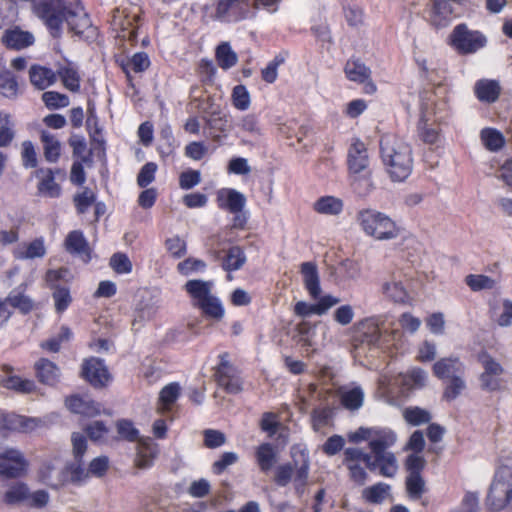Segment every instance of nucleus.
Listing matches in <instances>:
<instances>
[{
  "label": "nucleus",
  "instance_id": "3c124183",
  "mask_svg": "<svg viewBox=\"0 0 512 512\" xmlns=\"http://www.w3.org/2000/svg\"><path fill=\"white\" fill-rule=\"evenodd\" d=\"M96 194L90 188L85 187L80 193L73 197V203L78 214H84L95 204Z\"/></svg>",
  "mask_w": 512,
  "mask_h": 512
},
{
  "label": "nucleus",
  "instance_id": "58836bf2",
  "mask_svg": "<svg viewBox=\"0 0 512 512\" xmlns=\"http://www.w3.org/2000/svg\"><path fill=\"white\" fill-rule=\"evenodd\" d=\"M57 75L61 79L63 86L73 92L77 93L80 91L81 78L78 71L71 65L61 66L57 70Z\"/></svg>",
  "mask_w": 512,
  "mask_h": 512
},
{
  "label": "nucleus",
  "instance_id": "864d4df0",
  "mask_svg": "<svg viewBox=\"0 0 512 512\" xmlns=\"http://www.w3.org/2000/svg\"><path fill=\"white\" fill-rule=\"evenodd\" d=\"M466 285L472 291L491 290L495 287V280L483 274H469L465 277Z\"/></svg>",
  "mask_w": 512,
  "mask_h": 512
},
{
  "label": "nucleus",
  "instance_id": "4c0bfd02",
  "mask_svg": "<svg viewBox=\"0 0 512 512\" xmlns=\"http://www.w3.org/2000/svg\"><path fill=\"white\" fill-rule=\"evenodd\" d=\"M180 391V385L176 382H172L164 386L159 393L158 410L162 413L170 411L173 404L180 396Z\"/></svg>",
  "mask_w": 512,
  "mask_h": 512
},
{
  "label": "nucleus",
  "instance_id": "f3484780",
  "mask_svg": "<svg viewBox=\"0 0 512 512\" xmlns=\"http://www.w3.org/2000/svg\"><path fill=\"white\" fill-rule=\"evenodd\" d=\"M478 360L484 368V372L480 376L481 386L488 390H496L500 385L502 366L486 352L480 353Z\"/></svg>",
  "mask_w": 512,
  "mask_h": 512
},
{
  "label": "nucleus",
  "instance_id": "13d9d810",
  "mask_svg": "<svg viewBox=\"0 0 512 512\" xmlns=\"http://www.w3.org/2000/svg\"><path fill=\"white\" fill-rule=\"evenodd\" d=\"M406 490L410 498L420 499L425 491V481L421 474H409L406 478Z\"/></svg>",
  "mask_w": 512,
  "mask_h": 512
},
{
  "label": "nucleus",
  "instance_id": "680f3d73",
  "mask_svg": "<svg viewBox=\"0 0 512 512\" xmlns=\"http://www.w3.org/2000/svg\"><path fill=\"white\" fill-rule=\"evenodd\" d=\"M110 266L117 274H129L133 269L129 257L122 252H116L111 256Z\"/></svg>",
  "mask_w": 512,
  "mask_h": 512
},
{
  "label": "nucleus",
  "instance_id": "2f4dec72",
  "mask_svg": "<svg viewBox=\"0 0 512 512\" xmlns=\"http://www.w3.org/2000/svg\"><path fill=\"white\" fill-rule=\"evenodd\" d=\"M341 404L348 410H358L364 401V392L359 386L341 387L338 390Z\"/></svg>",
  "mask_w": 512,
  "mask_h": 512
},
{
  "label": "nucleus",
  "instance_id": "412c9836",
  "mask_svg": "<svg viewBox=\"0 0 512 512\" xmlns=\"http://www.w3.org/2000/svg\"><path fill=\"white\" fill-rule=\"evenodd\" d=\"M221 253L220 250H216L213 256L216 260H221V268L228 273L240 270L247 262L245 251L241 246L233 245L225 251L223 256Z\"/></svg>",
  "mask_w": 512,
  "mask_h": 512
},
{
  "label": "nucleus",
  "instance_id": "09e8293b",
  "mask_svg": "<svg viewBox=\"0 0 512 512\" xmlns=\"http://www.w3.org/2000/svg\"><path fill=\"white\" fill-rule=\"evenodd\" d=\"M17 18L16 3L13 0H0V29L14 24Z\"/></svg>",
  "mask_w": 512,
  "mask_h": 512
},
{
  "label": "nucleus",
  "instance_id": "2eb2a0df",
  "mask_svg": "<svg viewBox=\"0 0 512 512\" xmlns=\"http://www.w3.org/2000/svg\"><path fill=\"white\" fill-rule=\"evenodd\" d=\"M28 462L23 454L16 449H6L0 453V476L16 478L23 475Z\"/></svg>",
  "mask_w": 512,
  "mask_h": 512
},
{
  "label": "nucleus",
  "instance_id": "0eeeda50",
  "mask_svg": "<svg viewBox=\"0 0 512 512\" xmlns=\"http://www.w3.org/2000/svg\"><path fill=\"white\" fill-rule=\"evenodd\" d=\"M300 272L306 290L312 299L318 300L315 304L316 314L322 315L332 306L339 302V299L331 295L320 296L321 287L317 266L314 262H304L301 264Z\"/></svg>",
  "mask_w": 512,
  "mask_h": 512
},
{
  "label": "nucleus",
  "instance_id": "1a4fd4ad",
  "mask_svg": "<svg viewBox=\"0 0 512 512\" xmlns=\"http://www.w3.org/2000/svg\"><path fill=\"white\" fill-rule=\"evenodd\" d=\"M343 463L349 470L350 479L358 485H363L367 479L365 467L374 469L372 456L359 448H347Z\"/></svg>",
  "mask_w": 512,
  "mask_h": 512
},
{
  "label": "nucleus",
  "instance_id": "5701e85b",
  "mask_svg": "<svg viewBox=\"0 0 512 512\" xmlns=\"http://www.w3.org/2000/svg\"><path fill=\"white\" fill-rule=\"evenodd\" d=\"M65 405L71 412L86 417H94L101 413L100 404L87 396L72 395L66 398Z\"/></svg>",
  "mask_w": 512,
  "mask_h": 512
},
{
  "label": "nucleus",
  "instance_id": "f704fd0d",
  "mask_svg": "<svg viewBox=\"0 0 512 512\" xmlns=\"http://www.w3.org/2000/svg\"><path fill=\"white\" fill-rule=\"evenodd\" d=\"M343 208V201L330 195L320 197L313 204L314 211L324 215H339L342 213Z\"/></svg>",
  "mask_w": 512,
  "mask_h": 512
},
{
  "label": "nucleus",
  "instance_id": "f8f14e48",
  "mask_svg": "<svg viewBox=\"0 0 512 512\" xmlns=\"http://www.w3.org/2000/svg\"><path fill=\"white\" fill-rule=\"evenodd\" d=\"M251 14L250 0H218L215 18L226 22H239Z\"/></svg>",
  "mask_w": 512,
  "mask_h": 512
},
{
  "label": "nucleus",
  "instance_id": "aec40b11",
  "mask_svg": "<svg viewBox=\"0 0 512 512\" xmlns=\"http://www.w3.org/2000/svg\"><path fill=\"white\" fill-rule=\"evenodd\" d=\"M60 168H39L35 176L39 179L37 192L39 195L48 198H58L61 195V186L55 181V175L60 174Z\"/></svg>",
  "mask_w": 512,
  "mask_h": 512
},
{
  "label": "nucleus",
  "instance_id": "9b49d317",
  "mask_svg": "<svg viewBox=\"0 0 512 512\" xmlns=\"http://www.w3.org/2000/svg\"><path fill=\"white\" fill-rule=\"evenodd\" d=\"M216 203L219 209L236 215L234 217V226L241 228L244 226L246 219L237 215L244 209L246 204V198L241 192L233 188H222L216 194Z\"/></svg>",
  "mask_w": 512,
  "mask_h": 512
},
{
  "label": "nucleus",
  "instance_id": "8fccbe9b",
  "mask_svg": "<svg viewBox=\"0 0 512 512\" xmlns=\"http://www.w3.org/2000/svg\"><path fill=\"white\" fill-rule=\"evenodd\" d=\"M197 307L203 312L204 315L220 319L224 315V308L221 301L214 295H210L204 301L200 302Z\"/></svg>",
  "mask_w": 512,
  "mask_h": 512
},
{
  "label": "nucleus",
  "instance_id": "ea45409f",
  "mask_svg": "<svg viewBox=\"0 0 512 512\" xmlns=\"http://www.w3.org/2000/svg\"><path fill=\"white\" fill-rule=\"evenodd\" d=\"M150 64L151 62L147 53L137 52L130 59H128L126 63L123 62L121 67L128 80H131L130 71L135 73L144 72L149 68Z\"/></svg>",
  "mask_w": 512,
  "mask_h": 512
},
{
  "label": "nucleus",
  "instance_id": "cd10ccee",
  "mask_svg": "<svg viewBox=\"0 0 512 512\" xmlns=\"http://www.w3.org/2000/svg\"><path fill=\"white\" fill-rule=\"evenodd\" d=\"M29 78L35 88L44 90L56 82L57 72H54L51 68L34 64L30 67Z\"/></svg>",
  "mask_w": 512,
  "mask_h": 512
},
{
  "label": "nucleus",
  "instance_id": "393cba45",
  "mask_svg": "<svg viewBox=\"0 0 512 512\" xmlns=\"http://www.w3.org/2000/svg\"><path fill=\"white\" fill-rule=\"evenodd\" d=\"M433 372L439 379L449 380L452 379V377L462 375L464 372V365L456 357L441 358L435 362Z\"/></svg>",
  "mask_w": 512,
  "mask_h": 512
},
{
  "label": "nucleus",
  "instance_id": "37998d69",
  "mask_svg": "<svg viewBox=\"0 0 512 512\" xmlns=\"http://www.w3.org/2000/svg\"><path fill=\"white\" fill-rule=\"evenodd\" d=\"M480 138L485 148L492 152L500 150L505 145L503 134L495 128L487 127L482 129Z\"/></svg>",
  "mask_w": 512,
  "mask_h": 512
},
{
  "label": "nucleus",
  "instance_id": "de8ad7c7",
  "mask_svg": "<svg viewBox=\"0 0 512 512\" xmlns=\"http://www.w3.org/2000/svg\"><path fill=\"white\" fill-rule=\"evenodd\" d=\"M18 82L15 75L9 70L0 71V94L6 98L16 97Z\"/></svg>",
  "mask_w": 512,
  "mask_h": 512
},
{
  "label": "nucleus",
  "instance_id": "a211bd4d",
  "mask_svg": "<svg viewBox=\"0 0 512 512\" xmlns=\"http://www.w3.org/2000/svg\"><path fill=\"white\" fill-rule=\"evenodd\" d=\"M35 37L30 31L22 30L19 26L7 28L1 36V44L8 50L20 51L32 46Z\"/></svg>",
  "mask_w": 512,
  "mask_h": 512
},
{
  "label": "nucleus",
  "instance_id": "603ef678",
  "mask_svg": "<svg viewBox=\"0 0 512 512\" xmlns=\"http://www.w3.org/2000/svg\"><path fill=\"white\" fill-rule=\"evenodd\" d=\"M405 421L413 426L428 423L431 420L430 413L420 407H407L402 412Z\"/></svg>",
  "mask_w": 512,
  "mask_h": 512
},
{
  "label": "nucleus",
  "instance_id": "c9c22d12",
  "mask_svg": "<svg viewBox=\"0 0 512 512\" xmlns=\"http://www.w3.org/2000/svg\"><path fill=\"white\" fill-rule=\"evenodd\" d=\"M185 290L197 306L211 295V283L200 279L189 280L185 284Z\"/></svg>",
  "mask_w": 512,
  "mask_h": 512
},
{
  "label": "nucleus",
  "instance_id": "4d7b16f0",
  "mask_svg": "<svg viewBox=\"0 0 512 512\" xmlns=\"http://www.w3.org/2000/svg\"><path fill=\"white\" fill-rule=\"evenodd\" d=\"M231 100L236 109L240 111L247 110L250 107L251 99L246 86L242 84L236 85L232 90Z\"/></svg>",
  "mask_w": 512,
  "mask_h": 512
},
{
  "label": "nucleus",
  "instance_id": "7c9ffc66",
  "mask_svg": "<svg viewBox=\"0 0 512 512\" xmlns=\"http://www.w3.org/2000/svg\"><path fill=\"white\" fill-rule=\"evenodd\" d=\"M43 155L48 163H57L62 154V145L57 137L46 130L40 133Z\"/></svg>",
  "mask_w": 512,
  "mask_h": 512
},
{
  "label": "nucleus",
  "instance_id": "423d86ee",
  "mask_svg": "<svg viewBox=\"0 0 512 512\" xmlns=\"http://www.w3.org/2000/svg\"><path fill=\"white\" fill-rule=\"evenodd\" d=\"M447 43L459 55H471L487 45V37L479 30L469 29L466 23H459L449 34Z\"/></svg>",
  "mask_w": 512,
  "mask_h": 512
},
{
  "label": "nucleus",
  "instance_id": "7ed1b4c3",
  "mask_svg": "<svg viewBox=\"0 0 512 512\" xmlns=\"http://www.w3.org/2000/svg\"><path fill=\"white\" fill-rule=\"evenodd\" d=\"M485 505L490 512L512 511V466L501 464L496 467Z\"/></svg>",
  "mask_w": 512,
  "mask_h": 512
},
{
  "label": "nucleus",
  "instance_id": "c03bdc74",
  "mask_svg": "<svg viewBox=\"0 0 512 512\" xmlns=\"http://www.w3.org/2000/svg\"><path fill=\"white\" fill-rule=\"evenodd\" d=\"M390 496V485L379 482L362 491L365 501L373 504H381Z\"/></svg>",
  "mask_w": 512,
  "mask_h": 512
},
{
  "label": "nucleus",
  "instance_id": "20e7f679",
  "mask_svg": "<svg viewBox=\"0 0 512 512\" xmlns=\"http://www.w3.org/2000/svg\"><path fill=\"white\" fill-rule=\"evenodd\" d=\"M357 221L367 235L378 240L394 239L400 233V228L395 221L374 209L360 210L357 214Z\"/></svg>",
  "mask_w": 512,
  "mask_h": 512
},
{
  "label": "nucleus",
  "instance_id": "bb28decb",
  "mask_svg": "<svg viewBox=\"0 0 512 512\" xmlns=\"http://www.w3.org/2000/svg\"><path fill=\"white\" fill-rule=\"evenodd\" d=\"M65 248L71 254L85 256L84 261L91 260V250L89 244L80 230H73L65 238Z\"/></svg>",
  "mask_w": 512,
  "mask_h": 512
},
{
  "label": "nucleus",
  "instance_id": "f257e3e1",
  "mask_svg": "<svg viewBox=\"0 0 512 512\" xmlns=\"http://www.w3.org/2000/svg\"><path fill=\"white\" fill-rule=\"evenodd\" d=\"M380 155L393 182H403L411 175L413 170L412 149L402 139L393 134L382 136Z\"/></svg>",
  "mask_w": 512,
  "mask_h": 512
},
{
  "label": "nucleus",
  "instance_id": "49530a36",
  "mask_svg": "<svg viewBox=\"0 0 512 512\" xmlns=\"http://www.w3.org/2000/svg\"><path fill=\"white\" fill-rule=\"evenodd\" d=\"M58 460L45 462L40 470L43 481L51 486H58L67 480L63 472H56Z\"/></svg>",
  "mask_w": 512,
  "mask_h": 512
},
{
  "label": "nucleus",
  "instance_id": "dca6fc26",
  "mask_svg": "<svg viewBox=\"0 0 512 512\" xmlns=\"http://www.w3.org/2000/svg\"><path fill=\"white\" fill-rule=\"evenodd\" d=\"M111 26L117 33V37L130 42L137 41L138 38V18L120 12L117 9L112 17Z\"/></svg>",
  "mask_w": 512,
  "mask_h": 512
},
{
  "label": "nucleus",
  "instance_id": "4be33fe9",
  "mask_svg": "<svg viewBox=\"0 0 512 512\" xmlns=\"http://www.w3.org/2000/svg\"><path fill=\"white\" fill-rule=\"evenodd\" d=\"M159 453L158 445L151 438H140L134 465L139 469H148L153 466Z\"/></svg>",
  "mask_w": 512,
  "mask_h": 512
},
{
  "label": "nucleus",
  "instance_id": "473e14b6",
  "mask_svg": "<svg viewBox=\"0 0 512 512\" xmlns=\"http://www.w3.org/2000/svg\"><path fill=\"white\" fill-rule=\"evenodd\" d=\"M46 254L43 238H36L33 241L23 244L13 251L15 259L25 260L42 258Z\"/></svg>",
  "mask_w": 512,
  "mask_h": 512
},
{
  "label": "nucleus",
  "instance_id": "9d476101",
  "mask_svg": "<svg viewBox=\"0 0 512 512\" xmlns=\"http://www.w3.org/2000/svg\"><path fill=\"white\" fill-rule=\"evenodd\" d=\"M343 70L345 77L349 81L363 84V92L365 94L372 95L377 92V86L371 77L372 71L360 58L354 56L349 58Z\"/></svg>",
  "mask_w": 512,
  "mask_h": 512
},
{
  "label": "nucleus",
  "instance_id": "ddd939ff",
  "mask_svg": "<svg viewBox=\"0 0 512 512\" xmlns=\"http://www.w3.org/2000/svg\"><path fill=\"white\" fill-rule=\"evenodd\" d=\"M462 0H430L428 22L435 29L447 27L458 15L453 4H461Z\"/></svg>",
  "mask_w": 512,
  "mask_h": 512
},
{
  "label": "nucleus",
  "instance_id": "0e129e2a",
  "mask_svg": "<svg viewBox=\"0 0 512 512\" xmlns=\"http://www.w3.org/2000/svg\"><path fill=\"white\" fill-rule=\"evenodd\" d=\"M466 384L462 378V375L452 377V379L448 380V383L445 386L443 397L447 401H452L456 399L462 391L465 389Z\"/></svg>",
  "mask_w": 512,
  "mask_h": 512
},
{
  "label": "nucleus",
  "instance_id": "e433bc0d",
  "mask_svg": "<svg viewBox=\"0 0 512 512\" xmlns=\"http://www.w3.org/2000/svg\"><path fill=\"white\" fill-rule=\"evenodd\" d=\"M255 455L257 464L263 472L270 471L277 461L276 450L270 443H263L259 445L256 449Z\"/></svg>",
  "mask_w": 512,
  "mask_h": 512
},
{
  "label": "nucleus",
  "instance_id": "a19ab883",
  "mask_svg": "<svg viewBox=\"0 0 512 512\" xmlns=\"http://www.w3.org/2000/svg\"><path fill=\"white\" fill-rule=\"evenodd\" d=\"M215 59L221 69L228 70L237 64L238 56L228 42H223L216 48Z\"/></svg>",
  "mask_w": 512,
  "mask_h": 512
},
{
  "label": "nucleus",
  "instance_id": "b1692460",
  "mask_svg": "<svg viewBox=\"0 0 512 512\" xmlns=\"http://www.w3.org/2000/svg\"><path fill=\"white\" fill-rule=\"evenodd\" d=\"M474 94L480 102L491 104L499 99L501 86L497 80L480 79L474 85Z\"/></svg>",
  "mask_w": 512,
  "mask_h": 512
},
{
  "label": "nucleus",
  "instance_id": "e2e57ef3",
  "mask_svg": "<svg viewBox=\"0 0 512 512\" xmlns=\"http://www.w3.org/2000/svg\"><path fill=\"white\" fill-rule=\"evenodd\" d=\"M295 332L294 338H297L303 346L310 347L313 345L314 326L311 322H297Z\"/></svg>",
  "mask_w": 512,
  "mask_h": 512
},
{
  "label": "nucleus",
  "instance_id": "a878e982",
  "mask_svg": "<svg viewBox=\"0 0 512 512\" xmlns=\"http://www.w3.org/2000/svg\"><path fill=\"white\" fill-rule=\"evenodd\" d=\"M35 375L44 385L55 386L60 380V369L48 359L41 358L34 364Z\"/></svg>",
  "mask_w": 512,
  "mask_h": 512
},
{
  "label": "nucleus",
  "instance_id": "6e6552de",
  "mask_svg": "<svg viewBox=\"0 0 512 512\" xmlns=\"http://www.w3.org/2000/svg\"><path fill=\"white\" fill-rule=\"evenodd\" d=\"M302 463L295 467L290 464H283L277 467L275 471L274 481L279 486H286L293 479L294 489L296 494L301 497L305 492V487L308 482L310 463L308 455L301 452Z\"/></svg>",
  "mask_w": 512,
  "mask_h": 512
},
{
  "label": "nucleus",
  "instance_id": "72a5a7b5",
  "mask_svg": "<svg viewBox=\"0 0 512 512\" xmlns=\"http://www.w3.org/2000/svg\"><path fill=\"white\" fill-rule=\"evenodd\" d=\"M374 468H379L380 474L384 477H394L398 471V461L394 453L385 451L374 455Z\"/></svg>",
  "mask_w": 512,
  "mask_h": 512
},
{
  "label": "nucleus",
  "instance_id": "338daca9",
  "mask_svg": "<svg viewBox=\"0 0 512 512\" xmlns=\"http://www.w3.org/2000/svg\"><path fill=\"white\" fill-rule=\"evenodd\" d=\"M420 139L427 144H435L439 139V130L429 127L425 117H421L417 125Z\"/></svg>",
  "mask_w": 512,
  "mask_h": 512
},
{
  "label": "nucleus",
  "instance_id": "774afa93",
  "mask_svg": "<svg viewBox=\"0 0 512 512\" xmlns=\"http://www.w3.org/2000/svg\"><path fill=\"white\" fill-rule=\"evenodd\" d=\"M206 266L207 265L203 260L189 257L178 263L177 271L181 275L188 276L193 272L204 271Z\"/></svg>",
  "mask_w": 512,
  "mask_h": 512
},
{
  "label": "nucleus",
  "instance_id": "39448f33",
  "mask_svg": "<svg viewBox=\"0 0 512 512\" xmlns=\"http://www.w3.org/2000/svg\"><path fill=\"white\" fill-rule=\"evenodd\" d=\"M348 440L352 443L367 441L371 453L375 455L392 448L398 440V435L390 427H360L348 434Z\"/></svg>",
  "mask_w": 512,
  "mask_h": 512
},
{
  "label": "nucleus",
  "instance_id": "a18cd8bd",
  "mask_svg": "<svg viewBox=\"0 0 512 512\" xmlns=\"http://www.w3.org/2000/svg\"><path fill=\"white\" fill-rule=\"evenodd\" d=\"M384 294L395 303L411 304L412 298L404 288L401 282L385 283L383 286Z\"/></svg>",
  "mask_w": 512,
  "mask_h": 512
},
{
  "label": "nucleus",
  "instance_id": "f03ea898",
  "mask_svg": "<svg viewBox=\"0 0 512 512\" xmlns=\"http://www.w3.org/2000/svg\"><path fill=\"white\" fill-rule=\"evenodd\" d=\"M347 166L351 185L359 194H367L373 189L369 169L368 149L359 138H353L348 149Z\"/></svg>",
  "mask_w": 512,
  "mask_h": 512
},
{
  "label": "nucleus",
  "instance_id": "c85d7f7f",
  "mask_svg": "<svg viewBox=\"0 0 512 512\" xmlns=\"http://www.w3.org/2000/svg\"><path fill=\"white\" fill-rule=\"evenodd\" d=\"M135 311L139 317H154L160 307V299L149 290H144L137 296Z\"/></svg>",
  "mask_w": 512,
  "mask_h": 512
},
{
  "label": "nucleus",
  "instance_id": "6ab92c4d",
  "mask_svg": "<svg viewBox=\"0 0 512 512\" xmlns=\"http://www.w3.org/2000/svg\"><path fill=\"white\" fill-rule=\"evenodd\" d=\"M82 375L94 387H104L111 380V375L103 361L94 357L84 361Z\"/></svg>",
  "mask_w": 512,
  "mask_h": 512
},
{
  "label": "nucleus",
  "instance_id": "5fc2aeb1",
  "mask_svg": "<svg viewBox=\"0 0 512 512\" xmlns=\"http://www.w3.org/2000/svg\"><path fill=\"white\" fill-rule=\"evenodd\" d=\"M29 490L24 483H16L8 488L4 495V501L7 504H17L27 501Z\"/></svg>",
  "mask_w": 512,
  "mask_h": 512
},
{
  "label": "nucleus",
  "instance_id": "c756f323",
  "mask_svg": "<svg viewBox=\"0 0 512 512\" xmlns=\"http://www.w3.org/2000/svg\"><path fill=\"white\" fill-rule=\"evenodd\" d=\"M27 284L22 283L17 289L12 290L7 296L9 305L14 309H18L22 314L26 315L36 308L35 302L25 294Z\"/></svg>",
  "mask_w": 512,
  "mask_h": 512
},
{
  "label": "nucleus",
  "instance_id": "79ce46f5",
  "mask_svg": "<svg viewBox=\"0 0 512 512\" xmlns=\"http://www.w3.org/2000/svg\"><path fill=\"white\" fill-rule=\"evenodd\" d=\"M1 384L4 388L14 390L19 393H32L36 390V384L31 379L22 378L17 375H9L5 377Z\"/></svg>",
  "mask_w": 512,
  "mask_h": 512
},
{
  "label": "nucleus",
  "instance_id": "4468645a",
  "mask_svg": "<svg viewBox=\"0 0 512 512\" xmlns=\"http://www.w3.org/2000/svg\"><path fill=\"white\" fill-rule=\"evenodd\" d=\"M228 353L219 355V364L215 371V377L218 384L228 393L236 394L242 391V381L238 375L237 369L229 362Z\"/></svg>",
  "mask_w": 512,
  "mask_h": 512
},
{
  "label": "nucleus",
  "instance_id": "69168bd1",
  "mask_svg": "<svg viewBox=\"0 0 512 512\" xmlns=\"http://www.w3.org/2000/svg\"><path fill=\"white\" fill-rule=\"evenodd\" d=\"M285 57L282 54L276 55L265 68L261 70L262 80L266 83L272 84L278 77V67L283 64Z\"/></svg>",
  "mask_w": 512,
  "mask_h": 512
},
{
  "label": "nucleus",
  "instance_id": "052dcab7",
  "mask_svg": "<svg viewBox=\"0 0 512 512\" xmlns=\"http://www.w3.org/2000/svg\"><path fill=\"white\" fill-rule=\"evenodd\" d=\"M42 101L48 109H59L69 105L68 96L57 91L44 92Z\"/></svg>",
  "mask_w": 512,
  "mask_h": 512
},
{
  "label": "nucleus",
  "instance_id": "bf43d9fd",
  "mask_svg": "<svg viewBox=\"0 0 512 512\" xmlns=\"http://www.w3.org/2000/svg\"><path fill=\"white\" fill-rule=\"evenodd\" d=\"M52 297H53V300L55 303V309H56L57 313H59V314L63 313L65 310H67L72 302L70 289L67 286L53 289Z\"/></svg>",
  "mask_w": 512,
  "mask_h": 512
},
{
  "label": "nucleus",
  "instance_id": "6e6d98bb",
  "mask_svg": "<svg viewBox=\"0 0 512 512\" xmlns=\"http://www.w3.org/2000/svg\"><path fill=\"white\" fill-rule=\"evenodd\" d=\"M70 271L66 267H60L58 269H49L45 273V281L49 289H57L64 287L60 282H68V276Z\"/></svg>",
  "mask_w": 512,
  "mask_h": 512
}]
</instances>
